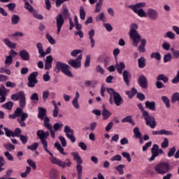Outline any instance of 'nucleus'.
<instances>
[{"label":"nucleus","instance_id":"obj_1","mask_svg":"<svg viewBox=\"0 0 179 179\" xmlns=\"http://www.w3.org/2000/svg\"><path fill=\"white\" fill-rule=\"evenodd\" d=\"M130 38L132 39L134 47H138V44L141 42L138 50L140 52H146L145 46L146 45V39H141V34L138 33V24L133 23L130 25Z\"/></svg>","mask_w":179,"mask_h":179},{"label":"nucleus","instance_id":"obj_2","mask_svg":"<svg viewBox=\"0 0 179 179\" xmlns=\"http://www.w3.org/2000/svg\"><path fill=\"white\" fill-rule=\"evenodd\" d=\"M138 107L139 110L141 111L143 117H144L145 118V124L150 127L152 129L156 128L157 124L155 117L150 116V115H149L148 112L146 111L145 108H143V106L142 105V103H138Z\"/></svg>","mask_w":179,"mask_h":179},{"label":"nucleus","instance_id":"obj_3","mask_svg":"<svg viewBox=\"0 0 179 179\" xmlns=\"http://www.w3.org/2000/svg\"><path fill=\"white\" fill-rule=\"evenodd\" d=\"M62 14H58L56 17V26L57 29V34H59L61 33V29H62V26H64V23H65V20L64 19V16L65 17H69L71 16V14H69V10L68 8H64Z\"/></svg>","mask_w":179,"mask_h":179},{"label":"nucleus","instance_id":"obj_4","mask_svg":"<svg viewBox=\"0 0 179 179\" xmlns=\"http://www.w3.org/2000/svg\"><path fill=\"white\" fill-rule=\"evenodd\" d=\"M107 92L108 94H110V99H109V103L110 104H113V103H115V104L117 106L120 107L121 106V103H122V97L120 94V93L115 92L114 89L113 88H108Z\"/></svg>","mask_w":179,"mask_h":179},{"label":"nucleus","instance_id":"obj_5","mask_svg":"<svg viewBox=\"0 0 179 179\" xmlns=\"http://www.w3.org/2000/svg\"><path fill=\"white\" fill-rule=\"evenodd\" d=\"M55 72L56 73H59L62 71L64 75H66V76H69V78H73V75L69 71V65L66 64L65 63H62L61 62H56V66L54 69Z\"/></svg>","mask_w":179,"mask_h":179},{"label":"nucleus","instance_id":"obj_6","mask_svg":"<svg viewBox=\"0 0 179 179\" xmlns=\"http://www.w3.org/2000/svg\"><path fill=\"white\" fill-rule=\"evenodd\" d=\"M154 170L157 173V174L164 176V174H167V173L171 170L170 164L166 162H159L154 167Z\"/></svg>","mask_w":179,"mask_h":179},{"label":"nucleus","instance_id":"obj_7","mask_svg":"<svg viewBox=\"0 0 179 179\" xmlns=\"http://www.w3.org/2000/svg\"><path fill=\"white\" fill-rule=\"evenodd\" d=\"M36 135L38 138H39L44 150L46 152V153H48L51 157H52V152L48 150V143L47 142V140H45V134H44V130H38Z\"/></svg>","mask_w":179,"mask_h":179},{"label":"nucleus","instance_id":"obj_8","mask_svg":"<svg viewBox=\"0 0 179 179\" xmlns=\"http://www.w3.org/2000/svg\"><path fill=\"white\" fill-rule=\"evenodd\" d=\"M53 164H57L59 167H62V169H65V167H71L72 166V163L71 162V159H66L64 162L60 160L59 159L55 157L52 154V159L50 160Z\"/></svg>","mask_w":179,"mask_h":179},{"label":"nucleus","instance_id":"obj_9","mask_svg":"<svg viewBox=\"0 0 179 179\" xmlns=\"http://www.w3.org/2000/svg\"><path fill=\"white\" fill-rule=\"evenodd\" d=\"M152 156L149 158V162H153L159 155H164V151L162 149H159V145L154 144L151 148Z\"/></svg>","mask_w":179,"mask_h":179},{"label":"nucleus","instance_id":"obj_10","mask_svg":"<svg viewBox=\"0 0 179 179\" xmlns=\"http://www.w3.org/2000/svg\"><path fill=\"white\" fill-rule=\"evenodd\" d=\"M37 76H38V72L34 71L31 73L28 76V87H34L37 83H38V80H37Z\"/></svg>","mask_w":179,"mask_h":179},{"label":"nucleus","instance_id":"obj_11","mask_svg":"<svg viewBox=\"0 0 179 179\" xmlns=\"http://www.w3.org/2000/svg\"><path fill=\"white\" fill-rule=\"evenodd\" d=\"M82 55H80L78 56V57L75 59H70L68 62L69 65H71L72 68H75L76 69H78V68H80L82 66V63L80 61H82Z\"/></svg>","mask_w":179,"mask_h":179},{"label":"nucleus","instance_id":"obj_12","mask_svg":"<svg viewBox=\"0 0 179 179\" xmlns=\"http://www.w3.org/2000/svg\"><path fill=\"white\" fill-rule=\"evenodd\" d=\"M64 132L66 134V136H67L73 143L76 141V138H75V136H73L75 131L73 129H71L69 126L64 127Z\"/></svg>","mask_w":179,"mask_h":179},{"label":"nucleus","instance_id":"obj_13","mask_svg":"<svg viewBox=\"0 0 179 179\" xmlns=\"http://www.w3.org/2000/svg\"><path fill=\"white\" fill-rule=\"evenodd\" d=\"M43 127L50 131L51 138L53 139L55 138V131L52 129V126H51V124H50V118H48V117H45Z\"/></svg>","mask_w":179,"mask_h":179},{"label":"nucleus","instance_id":"obj_14","mask_svg":"<svg viewBox=\"0 0 179 179\" xmlns=\"http://www.w3.org/2000/svg\"><path fill=\"white\" fill-rule=\"evenodd\" d=\"M147 15L151 20H157V17H159V13L153 8H148Z\"/></svg>","mask_w":179,"mask_h":179},{"label":"nucleus","instance_id":"obj_15","mask_svg":"<svg viewBox=\"0 0 179 179\" xmlns=\"http://www.w3.org/2000/svg\"><path fill=\"white\" fill-rule=\"evenodd\" d=\"M138 83L142 89H148V78L145 76H141L138 78Z\"/></svg>","mask_w":179,"mask_h":179},{"label":"nucleus","instance_id":"obj_16","mask_svg":"<svg viewBox=\"0 0 179 179\" xmlns=\"http://www.w3.org/2000/svg\"><path fill=\"white\" fill-rule=\"evenodd\" d=\"M152 135H167L168 136H171L174 135L173 131H167L164 129H161L160 131H152Z\"/></svg>","mask_w":179,"mask_h":179},{"label":"nucleus","instance_id":"obj_17","mask_svg":"<svg viewBox=\"0 0 179 179\" xmlns=\"http://www.w3.org/2000/svg\"><path fill=\"white\" fill-rule=\"evenodd\" d=\"M19 55L23 61H30V53L26 50H22L19 52Z\"/></svg>","mask_w":179,"mask_h":179},{"label":"nucleus","instance_id":"obj_18","mask_svg":"<svg viewBox=\"0 0 179 179\" xmlns=\"http://www.w3.org/2000/svg\"><path fill=\"white\" fill-rule=\"evenodd\" d=\"M123 80L126 84V86H129V80H131V73L125 70L122 73Z\"/></svg>","mask_w":179,"mask_h":179},{"label":"nucleus","instance_id":"obj_19","mask_svg":"<svg viewBox=\"0 0 179 179\" xmlns=\"http://www.w3.org/2000/svg\"><path fill=\"white\" fill-rule=\"evenodd\" d=\"M38 118H39V120H45V117L47 116V110H45V108H41L39 107L38 108Z\"/></svg>","mask_w":179,"mask_h":179},{"label":"nucleus","instance_id":"obj_20","mask_svg":"<svg viewBox=\"0 0 179 179\" xmlns=\"http://www.w3.org/2000/svg\"><path fill=\"white\" fill-rule=\"evenodd\" d=\"M22 113H23V111L22 110V108H17L13 115H8V118H10L11 120H15L17 117H20Z\"/></svg>","mask_w":179,"mask_h":179},{"label":"nucleus","instance_id":"obj_21","mask_svg":"<svg viewBox=\"0 0 179 179\" xmlns=\"http://www.w3.org/2000/svg\"><path fill=\"white\" fill-rule=\"evenodd\" d=\"M102 116L103 120H108L111 117V112L106 108V105L102 106Z\"/></svg>","mask_w":179,"mask_h":179},{"label":"nucleus","instance_id":"obj_22","mask_svg":"<svg viewBox=\"0 0 179 179\" xmlns=\"http://www.w3.org/2000/svg\"><path fill=\"white\" fill-rule=\"evenodd\" d=\"M145 108L151 110V111H156V102L147 101L145 102Z\"/></svg>","mask_w":179,"mask_h":179},{"label":"nucleus","instance_id":"obj_23","mask_svg":"<svg viewBox=\"0 0 179 179\" xmlns=\"http://www.w3.org/2000/svg\"><path fill=\"white\" fill-rule=\"evenodd\" d=\"M71 156L73 157V160L76 161L77 164H83V160H82V158L80 157V155H79V153L78 152H71Z\"/></svg>","mask_w":179,"mask_h":179},{"label":"nucleus","instance_id":"obj_24","mask_svg":"<svg viewBox=\"0 0 179 179\" xmlns=\"http://www.w3.org/2000/svg\"><path fill=\"white\" fill-rule=\"evenodd\" d=\"M20 98L19 99L20 106L22 108H24V107H26V94L24 92V93L20 94Z\"/></svg>","mask_w":179,"mask_h":179},{"label":"nucleus","instance_id":"obj_25","mask_svg":"<svg viewBox=\"0 0 179 179\" xmlns=\"http://www.w3.org/2000/svg\"><path fill=\"white\" fill-rule=\"evenodd\" d=\"M36 48L38 49L40 58L45 57V52H44V49H43V44H41V43L36 44Z\"/></svg>","mask_w":179,"mask_h":179},{"label":"nucleus","instance_id":"obj_26","mask_svg":"<svg viewBox=\"0 0 179 179\" xmlns=\"http://www.w3.org/2000/svg\"><path fill=\"white\" fill-rule=\"evenodd\" d=\"M146 6V3L145 2H140L137 3L135 5H130L129 6V8L131 9L132 10H138L139 8H145Z\"/></svg>","mask_w":179,"mask_h":179},{"label":"nucleus","instance_id":"obj_27","mask_svg":"<svg viewBox=\"0 0 179 179\" xmlns=\"http://www.w3.org/2000/svg\"><path fill=\"white\" fill-rule=\"evenodd\" d=\"M89 36H90V43H91V48H94V45L96 44V42L94 41V39L93 38V37L94 36V29H91L89 33H88Z\"/></svg>","mask_w":179,"mask_h":179},{"label":"nucleus","instance_id":"obj_28","mask_svg":"<svg viewBox=\"0 0 179 179\" xmlns=\"http://www.w3.org/2000/svg\"><path fill=\"white\" fill-rule=\"evenodd\" d=\"M133 12H134V13H137L138 16H139L140 17H148V13H146V12H145L143 8H140L138 10H133Z\"/></svg>","mask_w":179,"mask_h":179},{"label":"nucleus","instance_id":"obj_29","mask_svg":"<svg viewBox=\"0 0 179 179\" xmlns=\"http://www.w3.org/2000/svg\"><path fill=\"white\" fill-rule=\"evenodd\" d=\"M116 68H117V71L118 73H120V75H121L122 73V71H124V69H125V64L123 62H122L118 64V62H117Z\"/></svg>","mask_w":179,"mask_h":179},{"label":"nucleus","instance_id":"obj_30","mask_svg":"<svg viewBox=\"0 0 179 179\" xmlns=\"http://www.w3.org/2000/svg\"><path fill=\"white\" fill-rule=\"evenodd\" d=\"M52 103L55 107V109L52 112V115L55 118H57V117H58V113H59V108H58V105L55 101H52Z\"/></svg>","mask_w":179,"mask_h":179},{"label":"nucleus","instance_id":"obj_31","mask_svg":"<svg viewBox=\"0 0 179 179\" xmlns=\"http://www.w3.org/2000/svg\"><path fill=\"white\" fill-rule=\"evenodd\" d=\"M3 43L8 48H16V43H12L8 38H4Z\"/></svg>","mask_w":179,"mask_h":179},{"label":"nucleus","instance_id":"obj_32","mask_svg":"<svg viewBox=\"0 0 179 179\" xmlns=\"http://www.w3.org/2000/svg\"><path fill=\"white\" fill-rule=\"evenodd\" d=\"M157 80L159 81L162 80V82H164V83H167V82H169V77H167V76L164 75V74H159L157 77Z\"/></svg>","mask_w":179,"mask_h":179},{"label":"nucleus","instance_id":"obj_33","mask_svg":"<svg viewBox=\"0 0 179 179\" xmlns=\"http://www.w3.org/2000/svg\"><path fill=\"white\" fill-rule=\"evenodd\" d=\"M138 62L139 68L143 69L146 66V59H145L143 57H141L140 59H138Z\"/></svg>","mask_w":179,"mask_h":179},{"label":"nucleus","instance_id":"obj_34","mask_svg":"<svg viewBox=\"0 0 179 179\" xmlns=\"http://www.w3.org/2000/svg\"><path fill=\"white\" fill-rule=\"evenodd\" d=\"M22 93V94L24 93L23 91H20L17 92L16 94H13L11 95V100L13 101H17V100H20V94Z\"/></svg>","mask_w":179,"mask_h":179},{"label":"nucleus","instance_id":"obj_35","mask_svg":"<svg viewBox=\"0 0 179 179\" xmlns=\"http://www.w3.org/2000/svg\"><path fill=\"white\" fill-rule=\"evenodd\" d=\"M20 22V17L17 15H13L11 17V24H17Z\"/></svg>","mask_w":179,"mask_h":179},{"label":"nucleus","instance_id":"obj_36","mask_svg":"<svg viewBox=\"0 0 179 179\" xmlns=\"http://www.w3.org/2000/svg\"><path fill=\"white\" fill-rule=\"evenodd\" d=\"M55 148H56L62 155H67L66 152H64V148L61 146V144L59 143V142H56L55 143Z\"/></svg>","mask_w":179,"mask_h":179},{"label":"nucleus","instance_id":"obj_37","mask_svg":"<svg viewBox=\"0 0 179 179\" xmlns=\"http://www.w3.org/2000/svg\"><path fill=\"white\" fill-rule=\"evenodd\" d=\"M164 38H170V40H174L176 38V34H174L173 31H167L164 35Z\"/></svg>","mask_w":179,"mask_h":179},{"label":"nucleus","instance_id":"obj_38","mask_svg":"<svg viewBox=\"0 0 179 179\" xmlns=\"http://www.w3.org/2000/svg\"><path fill=\"white\" fill-rule=\"evenodd\" d=\"M122 122H129L133 126L135 125V122L132 120V116H127L122 120Z\"/></svg>","mask_w":179,"mask_h":179},{"label":"nucleus","instance_id":"obj_39","mask_svg":"<svg viewBox=\"0 0 179 179\" xmlns=\"http://www.w3.org/2000/svg\"><path fill=\"white\" fill-rule=\"evenodd\" d=\"M3 108H6V110H12V108H13V103L12 102V101H10L7 103H6L5 104L2 105Z\"/></svg>","mask_w":179,"mask_h":179},{"label":"nucleus","instance_id":"obj_40","mask_svg":"<svg viewBox=\"0 0 179 179\" xmlns=\"http://www.w3.org/2000/svg\"><path fill=\"white\" fill-rule=\"evenodd\" d=\"M80 17L81 20H85V19H86V12L85 11L83 6L80 7Z\"/></svg>","mask_w":179,"mask_h":179},{"label":"nucleus","instance_id":"obj_41","mask_svg":"<svg viewBox=\"0 0 179 179\" xmlns=\"http://www.w3.org/2000/svg\"><path fill=\"white\" fill-rule=\"evenodd\" d=\"M133 132H134V136H135V138H136V139H138V138H141L142 136V133H141V131H139V128L137 127L134 129Z\"/></svg>","mask_w":179,"mask_h":179},{"label":"nucleus","instance_id":"obj_42","mask_svg":"<svg viewBox=\"0 0 179 179\" xmlns=\"http://www.w3.org/2000/svg\"><path fill=\"white\" fill-rule=\"evenodd\" d=\"M96 22H106V16L104 15V13H99L96 17Z\"/></svg>","mask_w":179,"mask_h":179},{"label":"nucleus","instance_id":"obj_43","mask_svg":"<svg viewBox=\"0 0 179 179\" xmlns=\"http://www.w3.org/2000/svg\"><path fill=\"white\" fill-rule=\"evenodd\" d=\"M162 100L164 103V104H166V108H170V99H169L167 96H162Z\"/></svg>","mask_w":179,"mask_h":179},{"label":"nucleus","instance_id":"obj_44","mask_svg":"<svg viewBox=\"0 0 179 179\" xmlns=\"http://www.w3.org/2000/svg\"><path fill=\"white\" fill-rule=\"evenodd\" d=\"M150 58H155V59H157V61H160L162 59V55H160L159 52H152L150 55Z\"/></svg>","mask_w":179,"mask_h":179},{"label":"nucleus","instance_id":"obj_45","mask_svg":"<svg viewBox=\"0 0 179 179\" xmlns=\"http://www.w3.org/2000/svg\"><path fill=\"white\" fill-rule=\"evenodd\" d=\"M4 132L6 136H8V138H10V136L13 138V131L8 129V127H4Z\"/></svg>","mask_w":179,"mask_h":179},{"label":"nucleus","instance_id":"obj_46","mask_svg":"<svg viewBox=\"0 0 179 179\" xmlns=\"http://www.w3.org/2000/svg\"><path fill=\"white\" fill-rule=\"evenodd\" d=\"M50 179H58V171L55 169H53L51 172H50Z\"/></svg>","mask_w":179,"mask_h":179},{"label":"nucleus","instance_id":"obj_47","mask_svg":"<svg viewBox=\"0 0 179 179\" xmlns=\"http://www.w3.org/2000/svg\"><path fill=\"white\" fill-rule=\"evenodd\" d=\"M3 146L5 148V149H6V150H15V145H13L12 143H4Z\"/></svg>","mask_w":179,"mask_h":179},{"label":"nucleus","instance_id":"obj_48","mask_svg":"<svg viewBox=\"0 0 179 179\" xmlns=\"http://www.w3.org/2000/svg\"><path fill=\"white\" fill-rule=\"evenodd\" d=\"M171 51L172 52V55L175 59H178L179 58V50H176L174 48H171Z\"/></svg>","mask_w":179,"mask_h":179},{"label":"nucleus","instance_id":"obj_49","mask_svg":"<svg viewBox=\"0 0 179 179\" xmlns=\"http://www.w3.org/2000/svg\"><path fill=\"white\" fill-rule=\"evenodd\" d=\"M13 138H15V136L19 138V136H20V135H22V130H20V128H16L14 130V131H13Z\"/></svg>","mask_w":179,"mask_h":179},{"label":"nucleus","instance_id":"obj_50","mask_svg":"<svg viewBox=\"0 0 179 179\" xmlns=\"http://www.w3.org/2000/svg\"><path fill=\"white\" fill-rule=\"evenodd\" d=\"M176 101H179V93L175 92L171 97V103H176Z\"/></svg>","mask_w":179,"mask_h":179},{"label":"nucleus","instance_id":"obj_51","mask_svg":"<svg viewBox=\"0 0 179 179\" xmlns=\"http://www.w3.org/2000/svg\"><path fill=\"white\" fill-rule=\"evenodd\" d=\"M173 59V55L171 53H168L164 56V62H170Z\"/></svg>","mask_w":179,"mask_h":179},{"label":"nucleus","instance_id":"obj_52","mask_svg":"<svg viewBox=\"0 0 179 179\" xmlns=\"http://www.w3.org/2000/svg\"><path fill=\"white\" fill-rule=\"evenodd\" d=\"M4 62L6 65H12V62H13V57L6 56Z\"/></svg>","mask_w":179,"mask_h":179},{"label":"nucleus","instance_id":"obj_53","mask_svg":"<svg viewBox=\"0 0 179 179\" xmlns=\"http://www.w3.org/2000/svg\"><path fill=\"white\" fill-rule=\"evenodd\" d=\"M38 148V143H34L31 145L27 146V149L29 150H37V148Z\"/></svg>","mask_w":179,"mask_h":179},{"label":"nucleus","instance_id":"obj_54","mask_svg":"<svg viewBox=\"0 0 179 179\" xmlns=\"http://www.w3.org/2000/svg\"><path fill=\"white\" fill-rule=\"evenodd\" d=\"M24 2H25V6H24L25 9H27V10L30 12H33V10H34V8H33V6H31V5H30V3H29V1H24Z\"/></svg>","mask_w":179,"mask_h":179},{"label":"nucleus","instance_id":"obj_55","mask_svg":"<svg viewBox=\"0 0 179 179\" xmlns=\"http://www.w3.org/2000/svg\"><path fill=\"white\" fill-rule=\"evenodd\" d=\"M161 147L162 149H166V148H169V138H164V141L161 143Z\"/></svg>","mask_w":179,"mask_h":179},{"label":"nucleus","instance_id":"obj_56","mask_svg":"<svg viewBox=\"0 0 179 179\" xmlns=\"http://www.w3.org/2000/svg\"><path fill=\"white\" fill-rule=\"evenodd\" d=\"M27 163L30 167H32L34 170H36L37 169V165H36V162H34L32 159H27Z\"/></svg>","mask_w":179,"mask_h":179},{"label":"nucleus","instance_id":"obj_57","mask_svg":"<svg viewBox=\"0 0 179 179\" xmlns=\"http://www.w3.org/2000/svg\"><path fill=\"white\" fill-rule=\"evenodd\" d=\"M124 167H125V166L122 165V164H120L116 167L117 171H118L119 174H120L121 176H122V174H124V170L122 169H124Z\"/></svg>","mask_w":179,"mask_h":179},{"label":"nucleus","instance_id":"obj_58","mask_svg":"<svg viewBox=\"0 0 179 179\" xmlns=\"http://www.w3.org/2000/svg\"><path fill=\"white\" fill-rule=\"evenodd\" d=\"M82 164H77L76 165V170L78 173V176H80L82 174V171L83 170V166H81Z\"/></svg>","mask_w":179,"mask_h":179},{"label":"nucleus","instance_id":"obj_59","mask_svg":"<svg viewBox=\"0 0 179 179\" xmlns=\"http://www.w3.org/2000/svg\"><path fill=\"white\" fill-rule=\"evenodd\" d=\"M95 71L96 72H97V73H101V75H104V69H103V67H101V66L100 65H98L96 66Z\"/></svg>","mask_w":179,"mask_h":179},{"label":"nucleus","instance_id":"obj_60","mask_svg":"<svg viewBox=\"0 0 179 179\" xmlns=\"http://www.w3.org/2000/svg\"><path fill=\"white\" fill-rule=\"evenodd\" d=\"M122 155L123 156V157H124V159H127V162H129V163H130V162H131L132 159H131V155H129V153L123 152H122Z\"/></svg>","mask_w":179,"mask_h":179},{"label":"nucleus","instance_id":"obj_61","mask_svg":"<svg viewBox=\"0 0 179 179\" xmlns=\"http://www.w3.org/2000/svg\"><path fill=\"white\" fill-rule=\"evenodd\" d=\"M6 7L8 8L9 10L11 12L15 10V8H16V3H9L6 5Z\"/></svg>","mask_w":179,"mask_h":179},{"label":"nucleus","instance_id":"obj_62","mask_svg":"<svg viewBox=\"0 0 179 179\" xmlns=\"http://www.w3.org/2000/svg\"><path fill=\"white\" fill-rule=\"evenodd\" d=\"M62 127H64L63 124H59V123H55L53 125V129L57 131L59 129H61V128H62Z\"/></svg>","mask_w":179,"mask_h":179},{"label":"nucleus","instance_id":"obj_63","mask_svg":"<svg viewBox=\"0 0 179 179\" xmlns=\"http://www.w3.org/2000/svg\"><path fill=\"white\" fill-rule=\"evenodd\" d=\"M176 150V147L171 148L168 152V157H172V156H174Z\"/></svg>","mask_w":179,"mask_h":179},{"label":"nucleus","instance_id":"obj_64","mask_svg":"<svg viewBox=\"0 0 179 179\" xmlns=\"http://www.w3.org/2000/svg\"><path fill=\"white\" fill-rule=\"evenodd\" d=\"M46 38L48 40L50 44H55V41L52 38V36L50 34H46Z\"/></svg>","mask_w":179,"mask_h":179}]
</instances>
